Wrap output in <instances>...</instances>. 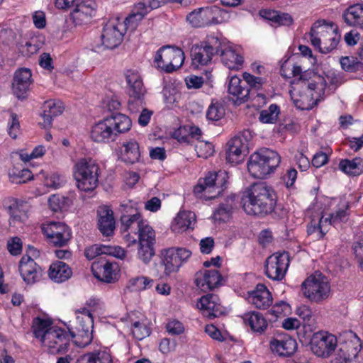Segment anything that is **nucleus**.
Wrapping results in <instances>:
<instances>
[{"label": "nucleus", "instance_id": "obj_36", "mask_svg": "<svg viewBox=\"0 0 363 363\" xmlns=\"http://www.w3.org/2000/svg\"><path fill=\"white\" fill-rule=\"evenodd\" d=\"M72 275V271L67 264L62 261L52 263L49 269V277L57 283L68 280Z\"/></svg>", "mask_w": 363, "mask_h": 363}, {"label": "nucleus", "instance_id": "obj_63", "mask_svg": "<svg viewBox=\"0 0 363 363\" xmlns=\"http://www.w3.org/2000/svg\"><path fill=\"white\" fill-rule=\"evenodd\" d=\"M103 247L101 245H94L85 249L84 255L85 257L91 260L96 257L97 256L104 255Z\"/></svg>", "mask_w": 363, "mask_h": 363}, {"label": "nucleus", "instance_id": "obj_24", "mask_svg": "<svg viewBox=\"0 0 363 363\" xmlns=\"http://www.w3.org/2000/svg\"><path fill=\"white\" fill-rule=\"evenodd\" d=\"M197 307L204 316L209 318L218 317L223 313L219 297L213 294L201 296L197 302Z\"/></svg>", "mask_w": 363, "mask_h": 363}, {"label": "nucleus", "instance_id": "obj_43", "mask_svg": "<svg viewBox=\"0 0 363 363\" xmlns=\"http://www.w3.org/2000/svg\"><path fill=\"white\" fill-rule=\"evenodd\" d=\"M134 10L135 13L125 18V22L130 26L131 30H134L138 26V22L140 21L150 12L146 0L136 4Z\"/></svg>", "mask_w": 363, "mask_h": 363}, {"label": "nucleus", "instance_id": "obj_31", "mask_svg": "<svg viewBox=\"0 0 363 363\" xmlns=\"http://www.w3.org/2000/svg\"><path fill=\"white\" fill-rule=\"evenodd\" d=\"M77 363H113V357L108 348L100 347L93 351L81 355Z\"/></svg>", "mask_w": 363, "mask_h": 363}, {"label": "nucleus", "instance_id": "obj_34", "mask_svg": "<svg viewBox=\"0 0 363 363\" xmlns=\"http://www.w3.org/2000/svg\"><path fill=\"white\" fill-rule=\"evenodd\" d=\"M64 106L62 102L58 100H49L44 103L43 106V113L41 116L43 119L42 123L45 128H50L52 125V121L63 112Z\"/></svg>", "mask_w": 363, "mask_h": 363}, {"label": "nucleus", "instance_id": "obj_55", "mask_svg": "<svg viewBox=\"0 0 363 363\" xmlns=\"http://www.w3.org/2000/svg\"><path fill=\"white\" fill-rule=\"evenodd\" d=\"M225 115L223 107L218 104H211L207 111L206 117L210 121H217L221 119Z\"/></svg>", "mask_w": 363, "mask_h": 363}, {"label": "nucleus", "instance_id": "obj_30", "mask_svg": "<svg viewBox=\"0 0 363 363\" xmlns=\"http://www.w3.org/2000/svg\"><path fill=\"white\" fill-rule=\"evenodd\" d=\"M228 92L235 103L242 104L247 100L250 88L246 86L245 81L235 75L231 77L229 80Z\"/></svg>", "mask_w": 363, "mask_h": 363}, {"label": "nucleus", "instance_id": "obj_14", "mask_svg": "<svg viewBox=\"0 0 363 363\" xmlns=\"http://www.w3.org/2000/svg\"><path fill=\"white\" fill-rule=\"evenodd\" d=\"M161 266L164 267L163 274L169 276L179 271L182 264L191 255V252L183 247H169L161 250Z\"/></svg>", "mask_w": 363, "mask_h": 363}, {"label": "nucleus", "instance_id": "obj_60", "mask_svg": "<svg viewBox=\"0 0 363 363\" xmlns=\"http://www.w3.org/2000/svg\"><path fill=\"white\" fill-rule=\"evenodd\" d=\"M103 249L104 255H111L118 259H123L126 255L125 250L120 246L104 245Z\"/></svg>", "mask_w": 363, "mask_h": 363}, {"label": "nucleus", "instance_id": "obj_27", "mask_svg": "<svg viewBox=\"0 0 363 363\" xmlns=\"http://www.w3.org/2000/svg\"><path fill=\"white\" fill-rule=\"evenodd\" d=\"M19 271L23 279L27 284L38 281L42 275V271L35 262L29 256L24 255L19 263Z\"/></svg>", "mask_w": 363, "mask_h": 363}, {"label": "nucleus", "instance_id": "obj_13", "mask_svg": "<svg viewBox=\"0 0 363 363\" xmlns=\"http://www.w3.org/2000/svg\"><path fill=\"white\" fill-rule=\"evenodd\" d=\"M221 40L214 35H208L200 45H194L191 50L193 65L196 67L206 65L211 61L212 57L219 53Z\"/></svg>", "mask_w": 363, "mask_h": 363}, {"label": "nucleus", "instance_id": "obj_53", "mask_svg": "<svg viewBox=\"0 0 363 363\" xmlns=\"http://www.w3.org/2000/svg\"><path fill=\"white\" fill-rule=\"evenodd\" d=\"M184 131H188L191 138L199 139L201 135V130L199 128L194 125L189 127H183L179 128L174 133V136L179 141H186V138L184 136H181L180 134Z\"/></svg>", "mask_w": 363, "mask_h": 363}, {"label": "nucleus", "instance_id": "obj_1", "mask_svg": "<svg viewBox=\"0 0 363 363\" xmlns=\"http://www.w3.org/2000/svg\"><path fill=\"white\" fill-rule=\"evenodd\" d=\"M280 73L284 78L294 77L290 94L298 109H312L325 94V79L312 72H303L299 65L285 62L281 67Z\"/></svg>", "mask_w": 363, "mask_h": 363}, {"label": "nucleus", "instance_id": "obj_28", "mask_svg": "<svg viewBox=\"0 0 363 363\" xmlns=\"http://www.w3.org/2000/svg\"><path fill=\"white\" fill-rule=\"evenodd\" d=\"M98 228L104 236L113 235L116 221L112 209L108 206H101L97 210Z\"/></svg>", "mask_w": 363, "mask_h": 363}, {"label": "nucleus", "instance_id": "obj_21", "mask_svg": "<svg viewBox=\"0 0 363 363\" xmlns=\"http://www.w3.org/2000/svg\"><path fill=\"white\" fill-rule=\"evenodd\" d=\"M226 160L236 164L242 162L248 152V143L244 135L235 136L228 143Z\"/></svg>", "mask_w": 363, "mask_h": 363}, {"label": "nucleus", "instance_id": "obj_40", "mask_svg": "<svg viewBox=\"0 0 363 363\" xmlns=\"http://www.w3.org/2000/svg\"><path fill=\"white\" fill-rule=\"evenodd\" d=\"M338 350L332 359L331 363H351L357 354V350L350 345V343L340 345Z\"/></svg>", "mask_w": 363, "mask_h": 363}, {"label": "nucleus", "instance_id": "obj_44", "mask_svg": "<svg viewBox=\"0 0 363 363\" xmlns=\"http://www.w3.org/2000/svg\"><path fill=\"white\" fill-rule=\"evenodd\" d=\"M28 209L26 203L15 201L9 207L11 222H24L28 218Z\"/></svg>", "mask_w": 363, "mask_h": 363}, {"label": "nucleus", "instance_id": "obj_51", "mask_svg": "<svg viewBox=\"0 0 363 363\" xmlns=\"http://www.w3.org/2000/svg\"><path fill=\"white\" fill-rule=\"evenodd\" d=\"M153 245L152 243L139 242L138 257L145 264H148L155 255Z\"/></svg>", "mask_w": 363, "mask_h": 363}, {"label": "nucleus", "instance_id": "obj_64", "mask_svg": "<svg viewBox=\"0 0 363 363\" xmlns=\"http://www.w3.org/2000/svg\"><path fill=\"white\" fill-rule=\"evenodd\" d=\"M166 328L167 332L171 335H180L184 331L183 324L177 320L169 321Z\"/></svg>", "mask_w": 363, "mask_h": 363}, {"label": "nucleus", "instance_id": "obj_62", "mask_svg": "<svg viewBox=\"0 0 363 363\" xmlns=\"http://www.w3.org/2000/svg\"><path fill=\"white\" fill-rule=\"evenodd\" d=\"M7 248L13 255H18L22 250V242L19 238L14 237L8 241Z\"/></svg>", "mask_w": 363, "mask_h": 363}, {"label": "nucleus", "instance_id": "obj_37", "mask_svg": "<svg viewBox=\"0 0 363 363\" xmlns=\"http://www.w3.org/2000/svg\"><path fill=\"white\" fill-rule=\"evenodd\" d=\"M116 264L108 261L101 265L94 263L92 266L94 276L98 279L106 283H111L116 279Z\"/></svg>", "mask_w": 363, "mask_h": 363}, {"label": "nucleus", "instance_id": "obj_11", "mask_svg": "<svg viewBox=\"0 0 363 363\" xmlns=\"http://www.w3.org/2000/svg\"><path fill=\"white\" fill-rule=\"evenodd\" d=\"M301 290L306 298L318 303L328 298L330 286L325 276L315 272L301 284Z\"/></svg>", "mask_w": 363, "mask_h": 363}, {"label": "nucleus", "instance_id": "obj_50", "mask_svg": "<svg viewBox=\"0 0 363 363\" xmlns=\"http://www.w3.org/2000/svg\"><path fill=\"white\" fill-rule=\"evenodd\" d=\"M137 234L138 235L139 242L154 244L155 238V231L146 221H144L143 224H142L137 231Z\"/></svg>", "mask_w": 363, "mask_h": 363}, {"label": "nucleus", "instance_id": "obj_46", "mask_svg": "<svg viewBox=\"0 0 363 363\" xmlns=\"http://www.w3.org/2000/svg\"><path fill=\"white\" fill-rule=\"evenodd\" d=\"M264 17L279 26H289L293 23V18L289 14L277 11H264Z\"/></svg>", "mask_w": 363, "mask_h": 363}, {"label": "nucleus", "instance_id": "obj_58", "mask_svg": "<svg viewBox=\"0 0 363 363\" xmlns=\"http://www.w3.org/2000/svg\"><path fill=\"white\" fill-rule=\"evenodd\" d=\"M128 90L129 96L136 97L138 100L143 98L146 91L143 81L128 85Z\"/></svg>", "mask_w": 363, "mask_h": 363}, {"label": "nucleus", "instance_id": "obj_56", "mask_svg": "<svg viewBox=\"0 0 363 363\" xmlns=\"http://www.w3.org/2000/svg\"><path fill=\"white\" fill-rule=\"evenodd\" d=\"M245 84H247L251 89L259 90L264 83V79L262 77H255L250 73L245 72L242 74Z\"/></svg>", "mask_w": 363, "mask_h": 363}, {"label": "nucleus", "instance_id": "obj_3", "mask_svg": "<svg viewBox=\"0 0 363 363\" xmlns=\"http://www.w3.org/2000/svg\"><path fill=\"white\" fill-rule=\"evenodd\" d=\"M33 329L35 337L40 340L49 353L55 354L67 352L72 337L69 331L52 326L50 320L40 318L33 320Z\"/></svg>", "mask_w": 363, "mask_h": 363}, {"label": "nucleus", "instance_id": "obj_61", "mask_svg": "<svg viewBox=\"0 0 363 363\" xmlns=\"http://www.w3.org/2000/svg\"><path fill=\"white\" fill-rule=\"evenodd\" d=\"M342 68L347 72H354L358 69L359 62L354 57H342L340 59Z\"/></svg>", "mask_w": 363, "mask_h": 363}, {"label": "nucleus", "instance_id": "obj_45", "mask_svg": "<svg viewBox=\"0 0 363 363\" xmlns=\"http://www.w3.org/2000/svg\"><path fill=\"white\" fill-rule=\"evenodd\" d=\"M72 203V200L70 198L60 194H53L48 199L49 206L54 212L67 209Z\"/></svg>", "mask_w": 363, "mask_h": 363}, {"label": "nucleus", "instance_id": "obj_4", "mask_svg": "<svg viewBox=\"0 0 363 363\" xmlns=\"http://www.w3.org/2000/svg\"><path fill=\"white\" fill-rule=\"evenodd\" d=\"M329 208L330 211H324L318 222L312 220L308 225V234L313 235L315 239L323 238L330 225L335 226L347 220L349 203L345 199H332Z\"/></svg>", "mask_w": 363, "mask_h": 363}, {"label": "nucleus", "instance_id": "obj_7", "mask_svg": "<svg viewBox=\"0 0 363 363\" xmlns=\"http://www.w3.org/2000/svg\"><path fill=\"white\" fill-rule=\"evenodd\" d=\"M340 35L334 24H322L315 22L310 32L311 44L321 53L327 54L336 48Z\"/></svg>", "mask_w": 363, "mask_h": 363}, {"label": "nucleus", "instance_id": "obj_41", "mask_svg": "<svg viewBox=\"0 0 363 363\" xmlns=\"http://www.w3.org/2000/svg\"><path fill=\"white\" fill-rule=\"evenodd\" d=\"M244 321L254 332L262 333L267 328L264 318L258 312H250L244 315Z\"/></svg>", "mask_w": 363, "mask_h": 363}, {"label": "nucleus", "instance_id": "obj_54", "mask_svg": "<svg viewBox=\"0 0 363 363\" xmlns=\"http://www.w3.org/2000/svg\"><path fill=\"white\" fill-rule=\"evenodd\" d=\"M198 157L207 158L213 153V146L211 143L205 141H199L195 146Z\"/></svg>", "mask_w": 363, "mask_h": 363}, {"label": "nucleus", "instance_id": "obj_35", "mask_svg": "<svg viewBox=\"0 0 363 363\" xmlns=\"http://www.w3.org/2000/svg\"><path fill=\"white\" fill-rule=\"evenodd\" d=\"M140 151L138 143L135 140L123 143L121 147V159L125 163L134 164L139 161Z\"/></svg>", "mask_w": 363, "mask_h": 363}, {"label": "nucleus", "instance_id": "obj_17", "mask_svg": "<svg viewBox=\"0 0 363 363\" xmlns=\"http://www.w3.org/2000/svg\"><path fill=\"white\" fill-rule=\"evenodd\" d=\"M42 231L48 242L56 247L66 245L72 237L71 229L61 222H48L43 224Z\"/></svg>", "mask_w": 363, "mask_h": 363}, {"label": "nucleus", "instance_id": "obj_12", "mask_svg": "<svg viewBox=\"0 0 363 363\" xmlns=\"http://www.w3.org/2000/svg\"><path fill=\"white\" fill-rule=\"evenodd\" d=\"M184 52L181 48L164 45L157 51L154 63L157 68L170 73L180 68L184 62Z\"/></svg>", "mask_w": 363, "mask_h": 363}, {"label": "nucleus", "instance_id": "obj_20", "mask_svg": "<svg viewBox=\"0 0 363 363\" xmlns=\"http://www.w3.org/2000/svg\"><path fill=\"white\" fill-rule=\"evenodd\" d=\"M137 203H133L129 201L127 203H122L121 208L127 213L123 214L121 218V229L123 232H128L130 235L131 233L137 234V231L143 224V219L141 216L138 213Z\"/></svg>", "mask_w": 363, "mask_h": 363}, {"label": "nucleus", "instance_id": "obj_38", "mask_svg": "<svg viewBox=\"0 0 363 363\" xmlns=\"http://www.w3.org/2000/svg\"><path fill=\"white\" fill-rule=\"evenodd\" d=\"M345 23L352 26L363 28V5L357 4L350 6L343 13Z\"/></svg>", "mask_w": 363, "mask_h": 363}, {"label": "nucleus", "instance_id": "obj_19", "mask_svg": "<svg viewBox=\"0 0 363 363\" xmlns=\"http://www.w3.org/2000/svg\"><path fill=\"white\" fill-rule=\"evenodd\" d=\"M220 9L216 6L199 8L186 16V21L195 28L218 24L220 23Z\"/></svg>", "mask_w": 363, "mask_h": 363}, {"label": "nucleus", "instance_id": "obj_2", "mask_svg": "<svg viewBox=\"0 0 363 363\" xmlns=\"http://www.w3.org/2000/svg\"><path fill=\"white\" fill-rule=\"evenodd\" d=\"M241 204L248 215L269 214L276 206L274 191L265 182L255 183L243 192Z\"/></svg>", "mask_w": 363, "mask_h": 363}, {"label": "nucleus", "instance_id": "obj_26", "mask_svg": "<svg viewBox=\"0 0 363 363\" xmlns=\"http://www.w3.org/2000/svg\"><path fill=\"white\" fill-rule=\"evenodd\" d=\"M221 279L218 270L206 269L196 274L195 284L201 291H207L219 286Z\"/></svg>", "mask_w": 363, "mask_h": 363}, {"label": "nucleus", "instance_id": "obj_15", "mask_svg": "<svg viewBox=\"0 0 363 363\" xmlns=\"http://www.w3.org/2000/svg\"><path fill=\"white\" fill-rule=\"evenodd\" d=\"M337 346V337L327 332L314 333L310 342L311 352L324 359L330 357Z\"/></svg>", "mask_w": 363, "mask_h": 363}, {"label": "nucleus", "instance_id": "obj_47", "mask_svg": "<svg viewBox=\"0 0 363 363\" xmlns=\"http://www.w3.org/2000/svg\"><path fill=\"white\" fill-rule=\"evenodd\" d=\"M280 113L279 107L275 104H271L268 108L260 112L259 119L263 123H274Z\"/></svg>", "mask_w": 363, "mask_h": 363}, {"label": "nucleus", "instance_id": "obj_57", "mask_svg": "<svg viewBox=\"0 0 363 363\" xmlns=\"http://www.w3.org/2000/svg\"><path fill=\"white\" fill-rule=\"evenodd\" d=\"M133 335L138 340H143L150 335L149 328L138 321L135 322L131 328Z\"/></svg>", "mask_w": 363, "mask_h": 363}, {"label": "nucleus", "instance_id": "obj_59", "mask_svg": "<svg viewBox=\"0 0 363 363\" xmlns=\"http://www.w3.org/2000/svg\"><path fill=\"white\" fill-rule=\"evenodd\" d=\"M290 311V306L285 301L276 303L270 310V313L276 318L281 315H286Z\"/></svg>", "mask_w": 363, "mask_h": 363}, {"label": "nucleus", "instance_id": "obj_25", "mask_svg": "<svg viewBox=\"0 0 363 363\" xmlns=\"http://www.w3.org/2000/svg\"><path fill=\"white\" fill-rule=\"evenodd\" d=\"M219 53L223 64L229 69L238 70L242 67L243 57L232 45L224 43L221 41Z\"/></svg>", "mask_w": 363, "mask_h": 363}, {"label": "nucleus", "instance_id": "obj_18", "mask_svg": "<svg viewBox=\"0 0 363 363\" xmlns=\"http://www.w3.org/2000/svg\"><path fill=\"white\" fill-rule=\"evenodd\" d=\"M289 255L286 252H276L266 260L265 273L272 280H282L289 266Z\"/></svg>", "mask_w": 363, "mask_h": 363}, {"label": "nucleus", "instance_id": "obj_22", "mask_svg": "<svg viewBox=\"0 0 363 363\" xmlns=\"http://www.w3.org/2000/svg\"><path fill=\"white\" fill-rule=\"evenodd\" d=\"M96 13V3L93 0H81L71 13L76 26H82L91 22Z\"/></svg>", "mask_w": 363, "mask_h": 363}, {"label": "nucleus", "instance_id": "obj_42", "mask_svg": "<svg viewBox=\"0 0 363 363\" xmlns=\"http://www.w3.org/2000/svg\"><path fill=\"white\" fill-rule=\"evenodd\" d=\"M235 196H228L225 202L221 203L214 211V218L218 220L225 221L228 220L235 206Z\"/></svg>", "mask_w": 363, "mask_h": 363}, {"label": "nucleus", "instance_id": "obj_8", "mask_svg": "<svg viewBox=\"0 0 363 363\" xmlns=\"http://www.w3.org/2000/svg\"><path fill=\"white\" fill-rule=\"evenodd\" d=\"M280 161L281 157L277 152L264 149L250 155L247 169L253 177L263 179L279 166Z\"/></svg>", "mask_w": 363, "mask_h": 363}, {"label": "nucleus", "instance_id": "obj_49", "mask_svg": "<svg viewBox=\"0 0 363 363\" xmlns=\"http://www.w3.org/2000/svg\"><path fill=\"white\" fill-rule=\"evenodd\" d=\"M9 176L11 182L15 184H23L33 179V173L28 169L18 170L13 169L9 171Z\"/></svg>", "mask_w": 363, "mask_h": 363}, {"label": "nucleus", "instance_id": "obj_52", "mask_svg": "<svg viewBox=\"0 0 363 363\" xmlns=\"http://www.w3.org/2000/svg\"><path fill=\"white\" fill-rule=\"evenodd\" d=\"M130 282L135 289L143 291L151 288L153 285L154 281L152 279L147 277L140 276L133 278L130 279Z\"/></svg>", "mask_w": 363, "mask_h": 363}, {"label": "nucleus", "instance_id": "obj_10", "mask_svg": "<svg viewBox=\"0 0 363 363\" xmlns=\"http://www.w3.org/2000/svg\"><path fill=\"white\" fill-rule=\"evenodd\" d=\"M76 325L74 330L69 329V333L75 345L80 347H84L91 343L94 318L90 310L86 307H82L75 311Z\"/></svg>", "mask_w": 363, "mask_h": 363}, {"label": "nucleus", "instance_id": "obj_48", "mask_svg": "<svg viewBox=\"0 0 363 363\" xmlns=\"http://www.w3.org/2000/svg\"><path fill=\"white\" fill-rule=\"evenodd\" d=\"M66 183L65 177L58 172H50L44 176L45 186L56 189L62 187Z\"/></svg>", "mask_w": 363, "mask_h": 363}, {"label": "nucleus", "instance_id": "obj_5", "mask_svg": "<svg viewBox=\"0 0 363 363\" xmlns=\"http://www.w3.org/2000/svg\"><path fill=\"white\" fill-rule=\"evenodd\" d=\"M131 121L125 115L115 113L94 124L91 130V138L96 143L114 141L118 134L130 129Z\"/></svg>", "mask_w": 363, "mask_h": 363}, {"label": "nucleus", "instance_id": "obj_32", "mask_svg": "<svg viewBox=\"0 0 363 363\" xmlns=\"http://www.w3.org/2000/svg\"><path fill=\"white\" fill-rule=\"evenodd\" d=\"M248 301L256 308L265 309L271 306L272 296L264 284H257L256 289L249 294Z\"/></svg>", "mask_w": 363, "mask_h": 363}, {"label": "nucleus", "instance_id": "obj_23", "mask_svg": "<svg viewBox=\"0 0 363 363\" xmlns=\"http://www.w3.org/2000/svg\"><path fill=\"white\" fill-rule=\"evenodd\" d=\"M31 71L28 68L17 69L13 75L12 91L18 99H25L32 84Z\"/></svg>", "mask_w": 363, "mask_h": 363}, {"label": "nucleus", "instance_id": "obj_33", "mask_svg": "<svg viewBox=\"0 0 363 363\" xmlns=\"http://www.w3.org/2000/svg\"><path fill=\"white\" fill-rule=\"evenodd\" d=\"M196 223V214L190 211H182L178 213L172 224V229L175 233L185 232L194 229Z\"/></svg>", "mask_w": 363, "mask_h": 363}, {"label": "nucleus", "instance_id": "obj_16", "mask_svg": "<svg viewBox=\"0 0 363 363\" xmlns=\"http://www.w3.org/2000/svg\"><path fill=\"white\" fill-rule=\"evenodd\" d=\"M130 28L125 21H120L118 19L109 21L104 27L101 35L102 45L108 49H113L118 46L123 38L126 29Z\"/></svg>", "mask_w": 363, "mask_h": 363}, {"label": "nucleus", "instance_id": "obj_39", "mask_svg": "<svg viewBox=\"0 0 363 363\" xmlns=\"http://www.w3.org/2000/svg\"><path fill=\"white\" fill-rule=\"evenodd\" d=\"M338 167L342 172L347 175H359L363 172V160L360 157H356L352 160H341L339 162Z\"/></svg>", "mask_w": 363, "mask_h": 363}, {"label": "nucleus", "instance_id": "obj_9", "mask_svg": "<svg viewBox=\"0 0 363 363\" xmlns=\"http://www.w3.org/2000/svg\"><path fill=\"white\" fill-rule=\"evenodd\" d=\"M228 174L225 172H210L200 179L194 186L195 196L201 199L211 200L220 195L226 188Z\"/></svg>", "mask_w": 363, "mask_h": 363}, {"label": "nucleus", "instance_id": "obj_6", "mask_svg": "<svg viewBox=\"0 0 363 363\" xmlns=\"http://www.w3.org/2000/svg\"><path fill=\"white\" fill-rule=\"evenodd\" d=\"M99 167L91 158H81L73 167V176L81 191H94L99 184Z\"/></svg>", "mask_w": 363, "mask_h": 363}, {"label": "nucleus", "instance_id": "obj_29", "mask_svg": "<svg viewBox=\"0 0 363 363\" xmlns=\"http://www.w3.org/2000/svg\"><path fill=\"white\" fill-rule=\"evenodd\" d=\"M269 345L272 352L281 357H289L297 349L296 340L289 335L273 338Z\"/></svg>", "mask_w": 363, "mask_h": 363}]
</instances>
